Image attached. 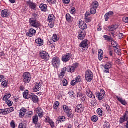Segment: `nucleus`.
I'll return each mask as SVG.
<instances>
[{"label":"nucleus","mask_w":128,"mask_h":128,"mask_svg":"<svg viewBox=\"0 0 128 128\" xmlns=\"http://www.w3.org/2000/svg\"><path fill=\"white\" fill-rule=\"evenodd\" d=\"M29 22L30 26H33L35 28H38L40 26V24L34 18H31Z\"/></svg>","instance_id":"1"},{"label":"nucleus","mask_w":128,"mask_h":128,"mask_svg":"<svg viewBox=\"0 0 128 128\" xmlns=\"http://www.w3.org/2000/svg\"><path fill=\"white\" fill-rule=\"evenodd\" d=\"M48 22L49 27L52 28L54 26V22H56V17L54 14H50L48 17Z\"/></svg>","instance_id":"2"},{"label":"nucleus","mask_w":128,"mask_h":128,"mask_svg":"<svg viewBox=\"0 0 128 128\" xmlns=\"http://www.w3.org/2000/svg\"><path fill=\"white\" fill-rule=\"evenodd\" d=\"M32 80V76L30 72H24L23 74V80L24 84H30Z\"/></svg>","instance_id":"3"},{"label":"nucleus","mask_w":128,"mask_h":128,"mask_svg":"<svg viewBox=\"0 0 128 128\" xmlns=\"http://www.w3.org/2000/svg\"><path fill=\"white\" fill-rule=\"evenodd\" d=\"M85 78L87 82H90L94 80V74L90 70H88L86 72Z\"/></svg>","instance_id":"4"},{"label":"nucleus","mask_w":128,"mask_h":128,"mask_svg":"<svg viewBox=\"0 0 128 128\" xmlns=\"http://www.w3.org/2000/svg\"><path fill=\"white\" fill-rule=\"evenodd\" d=\"M40 56L41 58L44 60H50V54L46 51H40Z\"/></svg>","instance_id":"5"},{"label":"nucleus","mask_w":128,"mask_h":128,"mask_svg":"<svg viewBox=\"0 0 128 128\" xmlns=\"http://www.w3.org/2000/svg\"><path fill=\"white\" fill-rule=\"evenodd\" d=\"M52 64L54 68H60V60L58 58H54L52 60Z\"/></svg>","instance_id":"6"},{"label":"nucleus","mask_w":128,"mask_h":128,"mask_svg":"<svg viewBox=\"0 0 128 128\" xmlns=\"http://www.w3.org/2000/svg\"><path fill=\"white\" fill-rule=\"evenodd\" d=\"M72 57V55L70 53H67L66 54L62 56V60L63 62H68L70 60V59Z\"/></svg>","instance_id":"7"},{"label":"nucleus","mask_w":128,"mask_h":128,"mask_svg":"<svg viewBox=\"0 0 128 128\" xmlns=\"http://www.w3.org/2000/svg\"><path fill=\"white\" fill-rule=\"evenodd\" d=\"M84 106L82 105V104H80L76 106L75 109L76 112H78V114H82L84 112Z\"/></svg>","instance_id":"8"},{"label":"nucleus","mask_w":128,"mask_h":128,"mask_svg":"<svg viewBox=\"0 0 128 128\" xmlns=\"http://www.w3.org/2000/svg\"><path fill=\"white\" fill-rule=\"evenodd\" d=\"M88 44H90L88 40L86 39L82 41V42L80 44V46L83 50L84 48L88 49Z\"/></svg>","instance_id":"9"},{"label":"nucleus","mask_w":128,"mask_h":128,"mask_svg":"<svg viewBox=\"0 0 128 128\" xmlns=\"http://www.w3.org/2000/svg\"><path fill=\"white\" fill-rule=\"evenodd\" d=\"M106 96V92L103 90H101L100 93L96 94V98H98L99 100H102Z\"/></svg>","instance_id":"10"},{"label":"nucleus","mask_w":128,"mask_h":128,"mask_svg":"<svg viewBox=\"0 0 128 128\" xmlns=\"http://www.w3.org/2000/svg\"><path fill=\"white\" fill-rule=\"evenodd\" d=\"M42 84L40 82H37L36 86L34 88V91L35 92H40V90H42Z\"/></svg>","instance_id":"11"},{"label":"nucleus","mask_w":128,"mask_h":128,"mask_svg":"<svg viewBox=\"0 0 128 128\" xmlns=\"http://www.w3.org/2000/svg\"><path fill=\"white\" fill-rule=\"evenodd\" d=\"M124 122H127L126 126V128H128V118L126 117L124 114L123 115V116H122L120 118L119 122L120 124H124Z\"/></svg>","instance_id":"12"},{"label":"nucleus","mask_w":128,"mask_h":128,"mask_svg":"<svg viewBox=\"0 0 128 128\" xmlns=\"http://www.w3.org/2000/svg\"><path fill=\"white\" fill-rule=\"evenodd\" d=\"M79 28L83 30L88 28V25L84 21L80 20L78 24Z\"/></svg>","instance_id":"13"},{"label":"nucleus","mask_w":128,"mask_h":128,"mask_svg":"<svg viewBox=\"0 0 128 128\" xmlns=\"http://www.w3.org/2000/svg\"><path fill=\"white\" fill-rule=\"evenodd\" d=\"M36 114H38V116L40 118H42L44 116V110L40 108H38L36 110Z\"/></svg>","instance_id":"14"},{"label":"nucleus","mask_w":128,"mask_h":128,"mask_svg":"<svg viewBox=\"0 0 128 128\" xmlns=\"http://www.w3.org/2000/svg\"><path fill=\"white\" fill-rule=\"evenodd\" d=\"M10 10H2L1 12V16L2 18H8V16H10Z\"/></svg>","instance_id":"15"},{"label":"nucleus","mask_w":128,"mask_h":128,"mask_svg":"<svg viewBox=\"0 0 128 128\" xmlns=\"http://www.w3.org/2000/svg\"><path fill=\"white\" fill-rule=\"evenodd\" d=\"M27 4L31 10H36V3H34V2H32L30 1H28L27 2Z\"/></svg>","instance_id":"16"},{"label":"nucleus","mask_w":128,"mask_h":128,"mask_svg":"<svg viewBox=\"0 0 128 128\" xmlns=\"http://www.w3.org/2000/svg\"><path fill=\"white\" fill-rule=\"evenodd\" d=\"M36 34V30L34 29L31 28L29 30L28 32L26 34L27 36H30V38H32L34 34Z\"/></svg>","instance_id":"17"},{"label":"nucleus","mask_w":128,"mask_h":128,"mask_svg":"<svg viewBox=\"0 0 128 128\" xmlns=\"http://www.w3.org/2000/svg\"><path fill=\"white\" fill-rule=\"evenodd\" d=\"M29 98H30L31 100L33 102H38V96L34 95V94H31L29 95Z\"/></svg>","instance_id":"18"},{"label":"nucleus","mask_w":128,"mask_h":128,"mask_svg":"<svg viewBox=\"0 0 128 128\" xmlns=\"http://www.w3.org/2000/svg\"><path fill=\"white\" fill-rule=\"evenodd\" d=\"M114 12H110L108 13H106L104 16L106 22H108V20L110 18L114 16Z\"/></svg>","instance_id":"19"},{"label":"nucleus","mask_w":128,"mask_h":128,"mask_svg":"<svg viewBox=\"0 0 128 128\" xmlns=\"http://www.w3.org/2000/svg\"><path fill=\"white\" fill-rule=\"evenodd\" d=\"M84 20H85L87 24L88 22H92V16H90V13L86 12L85 14Z\"/></svg>","instance_id":"20"},{"label":"nucleus","mask_w":128,"mask_h":128,"mask_svg":"<svg viewBox=\"0 0 128 128\" xmlns=\"http://www.w3.org/2000/svg\"><path fill=\"white\" fill-rule=\"evenodd\" d=\"M66 67L64 68L61 70V72L58 74L59 78H64V76H66Z\"/></svg>","instance_id":"21"},{"label":"nucleus","mask_w":128,"mask_h":128,"mask_svg":"<svg viewBox=\"0 0 128 128\" xmlns=\"http://www.w3.org/2000/svg\"><path fill=\"white\" fill-rule=\"evenodd\" d=\"M86 94L88 96V98H96V96H94V94H92V92L90 89L86 90Z\"/></svg>","instance_id":"22"},{"label":"nucleus","mask_w":128,"mask_h":128,"mask_svg":"<svg viewBox=\"0 0 128 128\" xmlns=\"http://www.w3.org/2000/svg\"><path fill=\"white\" fill-rule=\"evenodd\" d=\"M86 34L85 32H79V34L78 36V40H84V38H86Z\"/></svg>","instance_id":"23"},{"label":"nucleus","mask_w":128,"mask_h":128,"mask_svg":"<svg viewBox=\"0 0 128 128\" xmlns=\"http://www.w3.org/2000/svg\"><path fill=\"white\" fill-rule=\"evenodd\" d=\"M27 110L26 108H22L20 110V118H24V116L26 115V112Z\"/></svg>","instance_id":"24"},{"label":"nucleus","mask_w":128,"mask_h":128,"mask_svg":"<svg viewBox=\"0 0 128 128\" xmlns=\"http://www.w3.org/2000/svg\"><path fill=\"white\" fill-rule=\"evenodd\" d=\"M116 98L118 100V102H120V104H122L123 106H126V104H128V102H126V101L125 100L122 99V98H120L118 96H117Z\"/></svg>","instance_id":"25"},{"label":"nucleus","mask_w":128,"mask_h":128,"mask_svg":"<svg viewBox=\"0 0 128 128\" xmlns=\"http://www.w3.org/2000/svg\"><path fill=\"white\" fill-rule=\"evenodd\" d=\"M40 8L42 12H47L48 6L46 4H41L40 6Z\"/></svg>","instance_id":"26"},{"label":"nucleus","mask_w":128,"mask_h":128,"mask_svg":"<svg viewBox=\"0 0 128 128\" xmlns=\"http://www.w3.org/2000/svg\"><path fill=\"white\" fill-rule=\"evenodd\" d=\"M75 70L72 66H68L67 68H66V72L67 71L68 72L72 74V72H74Z\"/></svg>","instance_id":"27"},{"label":"nucleus","mask_w":128,"mask_h":128,"mask_svg":"<svg viewBox=\"0 0 128 128\" xmlns=\"http://www.w3.org/2000/svg\"><path fill=\"white\" fill-rule=\"evenodd\" d=\"M98 58H99V60H102V58H104V51H102V49H100L98 50Z\"/></svg>","instance_id":"28"},{"label":"nucleus","mask_w":128,"mask_h":128,"mask_svg":"<svg viewBox=\"0 0 128 128\" xmlns=\"http://www.w3.org/2000/svg\"><path fill=\"white\" fill-rule=\"evenodd\" d=\"M99 6H100V4H98V2L96 1H94L92 3V6L93 8H96V10H97Z\"/></svg>","instance_id":"29"},{"label":"nucleus","mask_w":128,"mask_h":128,"mask_svg":"<svg viewBox=\"0 0 128 128\" xmlns=\"http://www.w3.org/2000/svg\"><path fill=\"white\" fill-rule=\"evenodd\" d=\"M0 114H4V116L8 114V108L0 110Z\"/></svg>","instance_id":"30"},{"label":"nucleus","mask_w":128,"mask_h":128,"mask_svg":"<svg viewBox=\"0 0 128 128\" xmlns=\"http://www.w3.org/2000/svg\"><path fill=\"white\" fill-rule=\"evenodd\" d=\"M23 96L24 98L26 100H29L30 96H28V90H26L23 93Z\"/></svg>","instance_id":"31"},{"label":"nucleus","mask_w":128,"mask_h":128,"mask_svg":"<svg viewBox=\"0 0 128 128\" xmlns=\"http://www.w3.org/2000/svg\"><path fill=\"white\" fill-rule=\"evenodd\" d=\"M36 43L39 44L40 46H44V40H42V39L38 38L36 40Z\"/></svg>","instance_id":"32"},{"label":"nucleus","mask_w":128,"mask_h":128,"mask_svg":"<svg viewBox=\"0 0 128 128\" xmlns=\"http://www.w3.org/2000/svg\"><path fill=\"white\" fill-rule=\"evenodd\" d=\"M65 113L68 118H70L72 114V109H69L68 110L65 112Z\"/></svg>","instance_id":"33"},{"label":"nucleus","mask_w":128,"mask_h":128,"mask_svg":"<svg viewBox=\"0 0 128 128\" xmlns=\"http://www.w3.org/2000/svg\"><path fill=\"white\" fill-rule=\"evenodd\" d=\"M33 124H34L38 122V116H35L33 117Z\"/></svg>","instance_id":"34"},{"label":"nucleus","mask_w":128,"mask_h":128,"mask_svg":"<svg viewBox=\"0 0 128 128\" xmlns=\"http://www.w3.org/2000/svg\"><path fill=\"white\" fill-rule=\"evenodd\" d=\"M60 38L58 37V35L56 34H54L52 38V42H56Z\"/></svg>","instance_id":"35"},{"label":"nucleus","mask_w":128,"mask_h":128,"mask_svg":"<svg viewBox=\"0 0 128 128\" xmlns=\"http://www.w3.org/2000/svg\"><path fill=\"white\" fill-rule=\"evenodd\" d=\"M116 30V28L114 26L108 27V32H114Z\"/></svg>","instance_id":"36"},{"label":"nucleus","mask_w":128,"mask_h":128,"mask_svg":"<svg viewBox=\"0 0 128 128\" xmlns=\"http://www.w3.org/2000/svg\"><path fill=\"white\" fill-rule=\"evenodd\" d=\"M91 120L93 122H96L97 120H98V117L96 116H94L92 117Z\"/></svg>","instance_id":"37"},{"label":"nucleus","mask_w":128,"mask_h":128,"mask_svg":"<svg viewBox=\"0 0 128 128\" xmlns=\"http://www.w3.org/2000/svg\"><path fill=\"white\" fill-rule=\"evenodd\" d=\"M103 67L104 68V72L106 74H110V68H108L106 66H104V65L103 66Z\"/></svg>","instance_id":"38"},{"label":"nucleus","mask_w":128,"mask_h":128,"mask_svg":"<svg viewBox=\"0 0 128 128\" xmlns=\"http://www.w3.org/2000/svg\"><path fill=\"white\" fill-rule=\"evenodd\" d=\"M8 80L2 81V82L1 84L3 88H8Z\"/></svg>","instance_id":"39"},{"label":"nucleus","mask_w":128,"mask_h":128,"mask_svg":"<svg viewBox=\"0 0 128 128\" xmlns=\"http://www.w3.org/2000/svg\"><path fill=\"white\" fill-rule=\"evenodd\" d=\"M66 20L67 22H70L72 20V16L69 14H66Z\"/></svg>","instance_id":"40"},{"label":"nucleus","mask_w":128,"mask_h":128,"mask_svg":"<svg viewBox=\"0 0 128 128\" xmlns=\"http://www.w3.org/2000/svg\"><path fill=\"white\" fill-rule=\"evenodd\" d=\"M10 96H12V95L10 94H8L5 96L3 98V100H4V101L8 100V98H10Z\"/></svg>","instance_id":"41"},{"label":"nucleus","mask_w":128,"mask_h":128,"mask_svg":"<svg viewBox=\"0 0 128 128\" xmlns=\"http://www.w3.org/2000/svg\"><path fill=\"white\" fill-rule=\"evenodd\" d=\"M104 38H105V40H108V42H111V40H112V38L111 36H104Z\"/></svg>","instance_id":"42"},{"label":"nucleus","mask_w":128,"mask_h":128,"mask_svg":"<svg viewBox=\"0 0 128 128\" xmlns=\"http://www.w3.org/2000/svg\"><path fill=\"white\" fill-rule=\"evenodd\" d=\"M104 66L108 68H112V62H108V63H106V64Z\"/></svg>","instance_id":"43"},{"label":"nucleus","mask_w":128,"mask_h":128,"mask_svg":"<svg viewBox=\"0 0 128 128\" xmlns=\"http://www.w3.org/2000/svg\"><path fill=\"white\" fill-rule=\"evenodd\" d=\"M90 12L91 14H96V8H92V7L90 10Z\"/></svg>","instance_id":"44"},{"label":"nucleus","mask_w":128,"mask_h":128,"mask_svg":"<svg viewBox=\"0 0 128 128\" xmlns=\"http://www.w3.org/2000/svg\"><path fill=\"white\" fill-rule=\"evenodd\" d=\"M110 42H111V44H112L114 48H116V46H118V42H116L112 40Z\"/></svg>","instance_id":"45"},{"label":"nucleus","mask_w":128,"mask_h":128,"mask_svg":"<svg viewBox=\"0 0 128 128\" xmlns=\"http://www.w3.org/2000/svg\"><path fill=\"white\" fill-rule=\"evenodd\" d=\"M106 110H107L108 114H112V109L110 108V106H106Z\"/></svg>","instance_id":"46"},{"label":"nucleus","mask_w":128,"mask_h":128,"mask_svg":"<svg viewBox=\"0 0 128 128\" xmlns=\"http://www.w3.org/2000/svg\"><path fill=\"white\" fill-rule=\"evenodd\" d=\"M109 56H114V50L112 47L109 48Z\"/></svg>","instance_id":"47"},{"label":"nucleus","mask_w":128,"mask_h":128,"mask_svg":"<svg viewBox=\"0 0 128 128\" xmlns=\"http://www.w3.org/2000/svg\"><path fill=\"white\" fill-rule=\"evenodd\" d=\"M104 126V128H110V124L108 122H105Z\"/></svg>","instance_id":"48"},{"label":"nucleus","mask_w":128,"mask_h":128,"mask_svg":"<svg viewBox=\"0 0 128 128\" xmlns=\"http://www.w3.org/2000/svg\"><path fill=\"white\" fill-rule=\"evenodd\" d=\"M6 104H8V106H12V104H14L12 101H10V100H6Z\"/></svg>","instance_id":"49"},{"label":"nucleus","mask_w":128,"mask_h":128,"mask_svg":"<svg viewBox=\"0 0 128 128\" xmlns=\"http://www.w3.org/2000/svg\"><path fill=\"white\" fill-rule=\"evenodd\" d=\"M97 114H98V116H102V110L100 108L98 109Z\"/></svg>","instance_id":"50"},{"label":"nucleus","mask_w":128,"mask_h":128,"mask_svg":"<svg viewBox=\"0 0 128 128\" xmlns=\"http://www.w3.org/2000/svg\"><path fill=\"white\" fill-rule=\"evenodd\" d=\"M70 108H68V106H66V105H64L63 106V110L64 112H68V110H70Z\"/></svg>","instance_id":"51"},{"label":"nucleus","mask_w":128,"mask_h":128,"mask_svg":"<svg viewBox=\"0 0 128 128\" xmlns=\"http://www.w3.org/2000/svg\"><path fill=\"white\" fill-rule=\"evenodd\" d=\"M8 110V114H10V112H12L14 110V108L13 107L7 108Z\"/></svg>","instance_id":"52"},{"label":"nucleus","mask_w":128,"mask_h":128,"mask_svg":"<svg viewBox=\"0 0 128 128\" xmlns=\"http://www.w3.org/2000/svg\"><path fill=\"white\" fill-rule=\"evenodd\" d=\"M75 80L76 81V82H82V78H80V76H78L76 78Z\"/></svg>","instance_id":"53"},{"label":"nucleus","mask_w":128,"mask_h":128,"mask_svg":"<svg viewBox=\"0 0 128 128\" xmlns=\"http://www.w3.org/2000/svg\"><path fill=\"white\" fill-rule=\"evenodd\" d=\"M72 66L74 68V70H76V69L78 68V64L74 63Z\"/></svg>","instance_id":"54"},{"label":"nucleus","mask_w":128,"mask_h":128,"mask_svg":"<svg viewBox=\"0 0 128 128\" xmlns=\"http://www.w3.org/2000/svg\"><path fill=\"white\" fill-rule=\"evenodd\" d=\"M36 128H42V124L40 122H37L34 124Z\"/></svg>","instance_id":"55"},{"label":"nucleus","mask_w":128,"mask_h":128,"mask_svg":"<svg viewBox=\"0 0 128 128\" xmlns=\"http://www.w3.org/2000/svg\"><path fill=\"white\" fill-rule=\"evenodd\" d=\"M59 122H66V117L64 116H62L61 117L60 120Z\"/></svg>","instance_id":"56"},{"label":"nucleus","mask_w":128,"mask_h":128,"mask_svg":"<svg viewBox=\"0 0 128 128\" xmlns=\"http://www.w3.org/2000/svg\"><path fill=\"white\" fill-rule=\"evenodd\" d=\"M62 82L64 86H68V80H66L64 79Z\"/></svg>","instance_id":"57"},{"label":"nucleus","mask_w":128,"mask_h":128,"mask_svg":"<svg viewBox=\"0 0 128 128\" xmlns=\"http://www.w3.org/2000/svg\"><path fill=\"white\" fill-rule=\"evenodd\" d=\"M10 126L12 128H16V124H14V120L11 122Z\"/></svg>","instance_id":"58"},{"label":"nucleus","mask_w":128,"mask_h":128,"mask_svg":"<svg viewBox=\"0 0 128 128\" xmlns=\"http://www.w3.org/2000/svg\"><path fill=\"white\" fill-rule=\"evenodd\" d=\"M76 8H72V9H71V10H70V13L72 14H76Z\"/></svg>","instance_id":"59"},{"label":"nucleus","mask_w":128,"mask_h":128,"mask_svg":"<svg viewBox=\"0 0 128 128\" xmlns=\"http://www.w3.org/2000/svg\"><path fill=\"white\" fill-rule=\"evenodd\" d=\"M123 22L126 24H128V17H124L123 18Z\"/></svg>","instance_id":"60"},{"label":"nucleus","mask_w":128,"mask_h":128,"mask_svg":"<svg viewBox=\"0 0 128 128\" xmlns=\"http://www.w3.org/2000/svg\"><path fill=\"white\" fill-rule=\"evenodd\" d=\"M52 120H50V118L49 117H46V118L45 119V122H48V124H50V122H51Z\"/></svg>","instance_id":"61"},{"label":"nucleus","mask_w":128,"mask_h":128,"mask_svg":"<svg viewBox=\"0 0 128 128\" xmlns=\"http://www.w3.org/2000/svg\"><path fill=\"white\" fill-rule=\"evenodd\" d=\"M49 124L52 128H54V122L52 120H51L50 122H49Z\"/></svg>","instance_id":"62"},{"label":"nucleus","mask_w":128,"mask_h":128,"mask_svg":"<svg viewBox=\"0 0 128 128\" xmlns=\"http://www.w3.org/2000/svg\"><path fill=\"white\" fill-rule=\"evenodd\" d=\"M18 128H26V125H24V124H20Z\"/></svg>","instance_id":"63"},{"label":"nucleus","mask_w":128,"mask_h":128,"mask_svg":"<svg viewBox=\"0 0 128 128\" xmlns=\"http://www.w3.org/2000/svg\"><path fill=\"white\" fill-rule=\"evenodd\" d=\"M20 90H21V92H24V90H26V88H24V86L23 85H21L20 87Z\"/></svg>","instance_id":"64"}]
</instances>
